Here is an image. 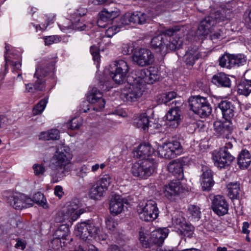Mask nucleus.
Returning a JSON list of instances; mask_svg holds the SVG:
<instances>
[{
    "mask_svg": "<svg viewBox=\"0 0 251 251\" xmlns=\"http://www.w3.org/2000/svg\"><path fill=\"white\" fill-rule=\"evenodd\" d=\"M54 65V63L53 61L40 64L36 68L34 75V78L36 79L35 82L33 84H25V91L31 93L43 91L45 87L44 78L52 71Z\"/></svg>",
    "mask_w": 251,
    "mask_h": 251,
    "instance_id": "f257e3e1",
    "label": "nucleus"
},
{
    "mask_svg": "<svg viewBox=\"0 0 251 251\" xmlns=\"http://www.w3.org/2000/svg\"><path fill=\"white\" fill-rule=\"evenodd\" d=\"M72 158V154L68 147L61 146L57 148L52 159L51 165L52 170L57 171L56 175L60 176L65 174L67 172L66 165L69 164Z\"/></svg>",
    "mask_w": 251,
    "mask_h": 251,
    "instance_id": "f03ea898",
    "label": "nucleus"
},
{
    "mask_svg": "<svg viewBox=\"0 0 251 251\" xmlns=\"http://www.w3.org/2000/svg\"><path fill=\"white\" fill-rule=\"evenodd\" d=\"M81 206V203L77 198L72 200L67 205L66 211H59L57 213L55 220L57 222H61L65 220L75 221L84 213L86 210L83 208H78Z\"/></svg>",
    "mask_w": 251,
    "mask_h": 251,
    "instance_id": "7ed1b4c3",
    "label": "nucleus"
},
{
    "mask_svg": "<svg viewBox=\"0 0 251 251\" xmlns=\"http://www.w3.org/2000/svg\"><path fill=\"white\" fill-rule=\"evenodd\" d=\"M190 109L202 118L209 116L212 112V107L206 98L196 96L188 100Z\"/></svg>",
    "mask_w": 251,
    "mask_h": 251,
    "instance_id": "20e7f679",
    "label": "nucleus"
},
{
    "mask_svg": "<svg viewBox=\"0 0 251 251\" xmlns=\"http://www.w3.org/2000/svg\"><path fill=\"white\" fill-rule=\"evenodd\" d=\"M156 166L153 158L140 160L133 164L131 172L135 177L146 179L154 172Z\"/></svg>",
    "mask_w": 251,
    "mask_h": 251,
    "instance_id": "39448f33",
    "label": "nucleus"
},
{
    "mask_svg": "<svg viewBox=\"0 0 251 251\" xmlns=\"http://www.w3.org/2000/svg\"><path fill=\"white\" fill-rule=\"evenodd\" d=\"M226 19L224 10L211 12L202 19L198 27V31L201 35L208 34L211 32L212 27L216 24L224 21Z\"/></svg>",
    "mask_w": 251,
    "mask_h": 251,
    "instance_id": "423d86ee",
    "label": "nucleus"
},
{
    "mask_svg": "<svg viewBox=\"0 0 251 251\" xmlns=\"http://www.w3.org/2000/svg\"><path fill=\"white\" fill-rule=\"evenodd\" d=\"M110 76L115 83L121 84L126 79H127L129 67L126 61L124 60H116L110 65Z\"/></svg>",
    "mask_w": 251,
    "mask_h": 251,
    "instance_id": "0eeeda50",
    "label": "nucleus"
},
{
    "mask_svg": "<svg viewBox=\"0 0 251 251\" xmlns=\"http://www.w3.org/2000/svg\"><path fill=\"white\" fill-rule=\"evenodd\" d=\"M183 151L180 142L178 140H172L164 143L159 146L157 151L159 155L162 158L172 159L180 155Z\"/></svg>",
    "mask_w": 251,
    "mask_h": 251,
    "instance_id": "6e6552de",
    "label": "nucleus"
},
{
    "mask_svg": "<svg viewBox=\"0 0 251 251\" xmlns=\"http://www.w3.org/2000/svg\"><path fill=\"white\" fill-rule=\"evenodd\" d=\"M75 230L77 236L86 240L89 237H95L100 231V228L94 220H91L78 224Z\"/></svg>",
    "mask_w": 251,
    "mask_h": 251,
    "instance_id": "1a4fd4ad",
    "label": "nucleus"
},
{
    "mask_svg": "<svg viewBox=\"0 0 251 251\" xmlns=\"http://www.w3.org/2000/svg\"><path fill=\"white\" fill-rule=\"evenodd\" d=\"M128 85L122 91L121 98L126 101H136L143 94V90L141 84L132 83V80L127 81Z\"/></svg>",
    "mask_w": 251,
    "mask_h": 251,
    "instance_id": "9d476101",
    "label": "nucleus"
},
{
    "mask_svg": "<svg viewBox=\"0 0 251 251\" xmlns=\"http://www.w3.org/2000/svg\"><path fill=\"white\" fill-rule=\"evenodd\" d=\"M140 218L144 221H152L159 214L156 203L153 201H148L145 205H141L138 209Z\"/></svg>",
    "mask_w": 251,
    "mask_h": 251,
    "instance_id": "9b49d317",
    "label": "nucleus"
},
{
    "mask_svg": "<svg viewBox=\"0 0 251 251\" xmlns=\"http://www.w3.org/2000/svg\"><path fill=\"white\" fill-rule=\"evenodd\" d=\"M132 61L140 67L149 66L154 61V55L146 48H141L134 51L132 54Z\"/></svg>",
    "mask_w": 251,
    "mask_h": 251,
    "instance_id": "f8f14e48",
    "label": "nucleus"
},
{
    "mask_svg": "<svg viewBox=\"0 0 251 251\" xmlns=\"http://www.w3.org/2000/svg\"><path fill=\"white\" fill-rule=\"evenodd\" d=\"M153 17L154 15L150 14L149 12L136 11L132 14L126 13L123 15L121 18L120 22L124 25L130 23L143 25L148 22Z\"/></svg>",
    "mask_w": 251,
    "mask_h": 251,
    "instance_id": "ddd939ff",
    "label": "nucleus"
},
{
    "mask_svg": "<svg viewBox=\"0 0 251 251\" xmlns=\"http://www.w3.org/2000/svg\"><path fill=\"white\" fill-rule=\"evenodd\" d=\"M7 202L17 210H21L32 205V201L31 198L24 194L17 193L9 196L7 199Z\"/></svg>",
    "mask_w": 251,
    "mask_h": 251,
    "instance_id": "4468645a",
    "label": "nucleus"
},
{
    "mask_svg": "<svg viewBox=\"0 0 251 251\" xmlns=\"http://www.w3.org/2000/svg\"><path fill=\"white\" fill-rule=\"evenodd\" d=\"M214 165L220 169L226 168L229 166L235 159L227 151L220 150L213 153L212 156Z\"/></svg>",
    "mask_w": 251,
    "mask_h": 251,
    "instance_id": "2eb2a0df",
    "label": "nucleus"
},
{
    "mask_svg": "<svg viewBox=\"0 0 251 251\" xmlns=\"http://www.w3.org/2000/svg\"><path fill=\"white\" fill-rule=\"evenodd\" d=\"M214 130L216 134L222 138L229 139L233 130V127L230 121L225 122L216 121L214 123Z\"/></svg>",
    "mask_w": 251,
    "mask_h": 251,
    "instance_id": "dca6fc26",
    "label": "nucleus"
},
{
    "mask_svg": "<svg viewBox=\"0 0 251 251\" xmlns=\"http://www.w3.org/2000/svg\"><path fill=\"white\" fill-rule=\"evenodd\" d=\"M211 208L217 215L223 216L227 213L228 204L223 196H215L212 200Z\"/></svg>",
    "mask_w": 251,
    "mask_h": 251,
    "instance_id": "f3484780",
    "label": "nucleus"
},
{
    "mask_svg": "<svg viewBox=\"0 0 251 251\" xmlns=\"http://www.w3.org/2000/svg\"><path fill=\"white\" fill-rule=\"evenodd\" d=\"M238 103L227 100H222L218 104V107L222 111L223 117L226 120L230 121L237 113Z\"/></svg>",
    "mask_w": 251,
    "mask_h": 251,
    "instance_id": "a211bd4d",
    "label": "nucleus"
},
{
    "mask_svg": "<svg viewBox=\"0 0 251 251\" xmlns=\"http://www.w3.org/2000/svg\"><path fill=\"white\" fill-rule=\"evenodd\" d=\"M181 103H178L175 108H172L166 114L167 125L173 128H176L180 124L181 111L179 108Z\"/></svg>",
    "mask_w": 251,
    "mask_h": 251,
    "instance_id": "6ab92c4d",
    "label": "nucleus"
},
{
    "mask_svg": "<svg viewBox=\"0 0 251 251\" xmlns=\"http://www.w3.org/2000/svg\"><path fill=\"white\" fill-rule=\"evenodd\" d=\"M102 97V93L96 87H93L89 92L87 100L89 102L96 104L94 110L98 111L104 108L105 101Z\"/></svg>",
    "mask_w": 251,
    "mask_h": 251,
    "instance_id": "aec40b11",
    "label": "nucleus"
},
{
    "mask_svg": "<svg viewBox=\"0 0 251 251\" xmlns=\"http://www.w3.org/2000/svg\"><path fill=\"white\" fill-rule=\"evenodd\" d=\"M180 180L172 181L168 185L164 186L163 192L164 196L169 199L178 195L183 192V188L181 185Z\"/></svg>",
    "mask_w": 251,
    "mask_h": 251,
    "instance_id": "412c9836",
    "label": "nucleus"
},
{
    "mask_svg": "<svg viewBox=\"0 0 251 251\" xmlns=\"http://www.w3.org/2000/svg\"><path fill=\"white\" fill-rule=\"evenodd\" d=\"M168 40L165 39L162 35L155 36L151 42V48L156 52L165 55L167 54L166 42Z\"/></svg>",
    "mask_w": 251,
    "mask_h": 251,
    "instance_id": "4be33fe9",
    "label": "nucleus"
},
{
    "mask_svg": "<svg viewBox=\"0 0 251 251\" xmlns=\"http://www.w3.org/2000/svg\"><path fill=\"white\" fill-rule=\"evenodd\" d=\"M212 83L219 88H229L231 86V81L229 76L224 73H218L213 75Z\"/></svg>",
    "mask_w": 251,
    "mask_h": 251,
    "instance_id": "5701e85b",
    "label": "nucleus"
},
{
    "mask_svg": "<svg viewBox=\"0 0 251 251\" xmlns=\"http://www.w3.org/2000/svg\"><path fill=\"white\" fill-rule=\"evenodd\" d=\"M201 54L196 46L191 47L186 51L183 56V60L188 67H192Z\"/></svg>",
    "mask_w": 251,
    "mask_h": 251,
    "instance_id": "b1692460",
    "label": "nucleus"
},
{
    "mask_svg": "<svg viewBox=\"0 0 251 251\" xmlns=\"http://www.w3.org/2000/svg\"><path fill=\"white\" fill-rule=\"evenodd\" d=\"M153 150L149 143L140 144L137 149L133 151V156L137 158H141V160L148 159L151 158L150 155L153 153Z\"/></svg>",
    "mask_w": 251,
    "mask_h": 251,
    "instance_id": "393cba45",
    "label": "nucleus"
},
{
    "mask_svg": "<svg viewBox=\"0 0 251 251\" xmlns=\"http://www.w3.org/2000/svg\"><path fill=\"white\" fill-rule=\"evenodd\" d=\"M180 35L170 37L169 41L168 40L166 42L167 53L170 51H175L181 48L183 43V32Z\"/></svg>",
    "mask_w": 251,
    "mask_h": 251,
    "instance_id": "a878e982",
    "label": "nucleus"
},
{
    "mask_svg": "<svg viewBox=\"0 0 251 251\" xmlns=\"http://www.w3.org/2000/svg\"><path fill=\"white\" fill-rule=\"evenodd\" d=\"M227 196L232 200L239 199L243 195L240 183L238 182H230L226 185Z\"/></svg>",
    "mask_w": 251,
    "mask_h": 251,
    "instance_id": "bb28decb",
    "label": "nucleus"
},
{
    "mask_svg": "<svg viewBox=\"0 0 251 251\" xmlns=\"http://www.w3.org/2000/svg\"><path fill=\"white\" fill-rule=\"evenodd\" d=\"M166 230V229H158L153 231L150 237L151 244L157 245L158 247H160L168 236V233Z\"/></svg>",
    "mask_w": 251,
    "mask_h": 251,
    "instance_id": "cd10ccee",
    "label": "nucleus"
},
{
    "mask_svg": "<svg viewBox=\"0 0 251 251\" xmlns=\"http://www.w3.org/2000/svg\"><path fill=\"white\" fill-rule=\"evenodd\" d=\"M169 172L175 176L177 180L183 178V172L181 164L176 160L172 161L168 165Z\"/></svg>",
    "mask_w": 251,
    "mask_h": 251,
    "instance_id": "c85d7f7f",
    "label": "nucleus"
},
{
    "mask_svg": "<svg viewBox=\"0 0 251 251\" xmlns=\"http://www.w3.org/2000/svg\"><path fill=\"white\" fill-rule=\"evenodd\" d=\"M147 69H146L135 70L128 75L127 81L130 79L132 80V83L138 84H141V80H144L145 82L147 77Z\"/></svg>",
    "mask_w": 251,
    "mask_h": 251,
    "instance_id": "c756f323",
    "label": "nucleus"
},
{
    "mask_svg": "<svg viewBox=\"0 0 251 251\" xmlns=\"http://www.w3.org/2000/svg\"><path fill=\"white\" fill-rule=\"evenodd\" d=\"M124 208L123 199L119 196L112 198L109 204V209L112 213L117 215L120 213Z\"/></svg>",
    "mask_w": 251,
    "mask_h": 251,
    "instance_id": "7c9ffc66",
    "label": "nucleus"
},
{
    "mask_svg": "<svg viewBox=\"0 0 251 251\" xmlns=\"http://www.w3.org/2000/svg\"><path fill=\"white\" fill-rule=\"evenodd\" d=\"M251 162V155L250 152L245 149L239 154L237 157V164L242 169H246Z\"/></svg>",
    "mask_w": 251,
    "mask_h": 251,
    "instance_id": "2f4dec72",
    "label": "nucleus"
},
{
    "mask_svg": "<svg viewBox=\"0 0 251 251\" xmlns=\"http://www.w3.org/2000/svg\"><path fill=\"white\" fill-rule=\"evenodd\" d=\"M150 124L149 117L146 113L141 114L138 117L135 119L133 125L137 128H141L146 131L148 129Z\"/></svg>",
    "mask_w": 251,
    "mask_h": 251,
    "instance_id": "473e14b6",
    "label": "nucleus"
},
{
    "mask_svg": "<svg viewBox=\"0 0 251 251\" xmlns=\"http://www.w3.org/2000/svg\"><path fill=\"white\" fill-rule=\"evenodd\" d=\"M105 191L106 190L96 182L90 188L89 192V196L92 199L99 200L103 197Z\"/></svg>",
    "mask_w": 251,
    "mask_h": 251,
    "instance_id": "72a5a7b5",
    "label": "nucleus"
},
{
    "mask_svg": "<svg viewBox=\"0 0 251 251\" xmlns=\"http://www.w3.org/2000/svg\"><path fill=\"white\" fill-rule=\"evenodd\" d=\"M237 92L239 95L249 96L251 92V79H245L241 81L238 85Z\"/></svg>",
    "mask_w": 251,
    "mask_h": 251,
    "instance_id": "f704fd0d",
    "label": "nucleus"
},
{
    "mask_svg": "<svg viewBox=\"0 0 251 251\" xmlns=\"http://www.w3.org/2000/svg\"><path fill=\"white\" fill-rule=\"evenodd\" d=\"M39 138L44 140H56L59 138V132L56 129H51L47 132L41 133Z\"/></svg>",
    "mask_w": 251,
    "mask_h": 251,
    "instance_id": "c9c22d12",
    "label": "nucleus"
},
{
    "mask_svg": "<svg viewBox=\"0 0 251 251\" xmlns=\"http://www.w3.org/2000/svg\"><path fill=\"white\" fill-rule=\"evenodd\" d=\"M201 212L199 206L191 205L188 208L187 215L189 219L193 221H198L201 218Z\"/></svg>",
    "mask_w": 251,
    "mask_h": 251,
    "instance_id": "e433bc0d",
    "label": "nucleus"
},
{
    "mask_svg": "<svg viewBox=\"0 0 251 251\" xmlns=\"http://www.w3.org/2000/svg\"><path fill=\"white\" fill-rule=\"evenodd\" d=\"M183 31V27H180L179 26H175L165 30L162 35L165 39L166 36H169L170 38V37H175L176 35H181V33H182Z\"/></svg>",
    "mask_w": 251,
    "mask_h": 251,
    "instance_id": "4c0bfd02",
    "label": "nucleus"
},
{
    "mask_svg": "<svg viewBox=\"0 0 251 251\" xmlns=\"http://www.w3.org/2000/svg\"><path fill=\"white\" fill-rule=\"evenodd\" d=\"M147 75L145 82L148 83H153L159 78L157 70L154 67H150L149 69H147Z\"/></svg>",
    "mask_w": 251,
    "mask_h": 251,
    "instance_id": "58836bf2",
    "label": "nucleus"
},
{
    "mask_svg": "<svg viewBox=\"0 0 251 251\" xmlns=\"http://www.w3.org/2000/svg\"><path fill=\"white\" fill-rule=\"evenodd\" d=\"M219 65L223 68L231 69L232 68L231 55L228 53H225L219 59Z\"/></svg>",
    "mask_w": 251,
    "mask_h": 251,
    "instance_id": "ea45409f",
    "label": "nucleus"
},
{
    "mask_svg": "<svg viewBox=\"0 0 251 251\" xmlns=\"http://www.w3.org/2000/svg\"><path fill=\"white\" fill-rule=\"evenodd\" d=\"M232 67L244 65L246 62V57L242 54H231Z\"/></svg>",
    "mask_w": 251,
    "mask_h": 251,
    "instance_id": "a19ab883",
    "label": "nucleus"
},
{
    "mask_svg": "<svg viewBox=\"0 0 251 251\" xmlns=\"http://www.w3.org/2000/svg\"><path fill=\"white\" fill-rule=\"evenodd\" d=\"M70 232L69 226L67 225H60L55 232V236L63 239H67Z\"/></svg>",
    "mask_w": 251,
    "mask_h": 251,
    "instance_id": "79ce46f5",
    "label": "nucleus"
},
{
    "mask_svg": "<svg viewBox=\"0 0 251 251\" xmlns=\"http://www.w3.org/2000/svg\"><path fill=\"white\" fill-rule=\"evenodd\" d=\"M176 94L174 91L170 92L166 94H164L161 97L162 102L166 105H169L170 104H173L174 102H175V105H176V103L178 104L179 102H177L176 100L173 101L172 103H169L173 99L176 98Z\"/></svg>",
    "mask_w": 251,
    "mask_h": 251,
    "instance_id": "37998d69",
    "label": "nucleus"
},
{
    "mask_svg": "<svg viewBox=\"0 0 251 251\" xmlns=\"http://www.w3.org/2000/svg\"><path fill=\"white\" fill-rule=\"evenodd\" d=\"M48 102V98L41 100L33 108L32 113L34 115L40 114L45 109Z\"/></svg>",
    "mask_w": 251,
    "mask_h": 251,
    "instance_id": "c03bdc74",
    "label": "nucleus"
},
{
    "mask_svg": "<svg viewBox=\"0 0 251 251\" xmlns=\"http://www.w3.org/2000/svg\"><path fill=\"white\" fill-rule=\"evenodd\" d=\"M112 182V177L108 174L103 175L97 182L105 190H107Z\"/></svg>",
    "mask_w": 251,
    "mask_h": 251,
    "instance_id": "a18cd8bd",
    "label": "nucleus"
},
{
    "mask_svg": "<svg viewBox=\"0 0 251 251\" xmlns=\"http://www.w3.org/2000/svg\"><path fill=\"white\" fill-rule=\"evenodd\" d=\"M194 229V227L192 225L186 223L178 230L181 235L188 237H191L193 233Z\"/></svg>",
    "mask_w": 251,
    "mask_h": 251,
    "instance_id": "49530a36",
    "label": "nucleus"
},
{
    "mask_svg": "<svg viewBox=\"0 0 251 251\" xmlns=\"http://www.w3.org/2000/svg\"><path fill=\"white\" fill-rule=\"evenodd\" d=\"M31 200L32 201V204L35 202L43 207H45L46 205V200L44 195L41 192L35 193L33 196V199Z\"/></svg>",
    "mask_w": 251,
    "mask_h": 251,
    "instance_id": "de8ad7c7",
    "label": "nucleus"
},
{
    "mask_svg": "<svg viewBox=\"0 0 251 251\" xmlns=\"http://www.w3.org/2000/svg\"><path fill=\"white\" fill-rule=\"evenodd\" d=\"M100 14V16H102L103 18H105L109 22L115 19L118 15V12L116 11L113 10L108 11L105 9L102 11Z\"/></svg>",
    "mask_w": 251,
    "mask_h": 251,
    "instance_id": "09e8293b",
    "label": "nucleus"
},
{
    "mask_svg": "<svg viewBox=\"0 0 251 251\" xmlns=\"http://www.w3.org/2000/svg\"><path fill=\"white\" fill-rule=\"evenodd\" d=\"M172 223L179 230L183 225L186 224V222L185 219L182 216H176L172 218Z\"/></svg>",
    "mask_w": 251,
    "mask_h": 251,
    "instance_id": "8fccbe9b",
    "label": "nucleus"
},
{
    "mask_svg": "<svg viewBox=\"0 0 251 251\" xmlns=\"http://www.w3.org/2000/svg\"><path fill=\"white\" fill-rule=\"evenodd\" d=\"M4 58L6 62L5 66L7 65H10L12 67L13 71L17 73H18L19 71L21 70L22 63L20 61H14L7 59L6 54L4 55Z\"/></svg>",
    "mask_w": 251,
    "mask_h": 251,
    "instance_id": "3c124183",
    "label": "nucleus"
},
{
    "mask_svg": "<svg viewBox=\"0 0 251 251\" xmlns=\"http://www.w3.org/2000/svg\"><path fill=\"white\" fill-rule=\"evenodd\" d=\"M201 185L203 191H210L214 184L213 178L201 179Z\"/></svg>",
    "mask_w": 251,
    "mask_h": 251,
    "instance_id": "603ef678",
    "label": "nucleus"
},
{
    "mask_svg": "<svg viewBox=\"0 0 251 251\" xmlns=\"http://www.w3.org/2000/svg\"><path fill=\"white\" fill-rule=\"evenodd\" d=\"M79 17L78 19L74 20L72 23V28L75 30L82 31L85 29L86 25L80 21Z\"/></svg>",
    "mask_w": 251,
    "mask_h": 251,
    "instance_id": "864d4df0",
    "label": "nucleus"
},
{
    "mask_svg": "<svg viewBox=\"0 0 251 251\" xmlns=\"http://www.w3.org/2000/svg\"><path fill=\"white\" fill-rule=\"evenodd\" d=\"M105 224L106 228L111 231H114L118 225L117 223L111 217L108 218L105 220Z\"/></svg>",
    "mask_w": 251,
    "mask_h": 251,
    "instance_id": "5fc2aeb1",
    "label": "nucleus"
},
{
    "mask_svg": "<svg viewBox=\"0 0 251 251\" xmlns=\"http://www.w3.org/2000/svg\"><path fill=\"white\" fill-rule=\"evenodd\" d=\"M202 172L201 175V179L213 178V175L211 170L207 166H202L201 168Z\"/></svg>",
    "mask_w": 251,
    "mask_h": 251,
    "instance_id": "6e6d98bb",
    "label": "nucleus"
},
{
    "mask_svg": "<svg viewBox=\"0 0 251 251\" xmlns=\"http://www.w3.org/2000/svg\"><path fill=\"white\" fill-rule=\"evenodd\" d=\"M45 44L49 46L60 41V37L57 35L49 36L44 38Z\"/></svg>",
    "mask_w": 251,
    "mask_h": 251,
    "instance_id": "4d7b16f0",
    "label": "nucleus"
},
{
    "mask_svg": "<svg viewBox=\"0 0 251 251\" xmlns=\"http://www.w3.org/2000/svg\"><path fill=\"white\" fill-rule=\"evenodd\" d=\"M90 168L88 165H84L82 166L79 169V172H77V175L83 178L86 175L90 172Z\"/></svg>",
    "mask_w": 251,
    "mask_h": 251,
    "instance_id": "13d9d810",
    "label": "nucleus"
},
{
    "mask_svg": "<svg viewBox=\"0 0 251 251\" xmlns=\"http://www.w3.org/2000/svg\"><path fill=\"white\" fill-rule=\"evenodd\" d=\"M139 240L143 247L146 248L150 247L151 242L143 232H139Z\"/></svg>",
    "mask_w": 251,
    "mask_h": 251,
    "instance_id": "bf43d9fd",
    "label": "nucleus"
},
{
    "mask_svg": "<svg viewBox=\"0 0 251 251\" xmlns=\"http://www.w3.org/2000/svg\"><path fill=\"white\" fill-rule=\"evenodd\" d=\"M90 52L95 61L99 62L100 60L99 50L96 46H93L90 48Z\"/></svg>",
    "mask_w": 251,
    "mask_h": 251,
    "instance_id": "052dcab7",
    "label": "nucleus"
},
{
    "mask_svg": "<svg viewBox=\"0 0 251 251\" xmlns=\"http://www.w3.org/2000/svg\"><path fill=\"white\" fill-rule=\"evenodd\" d=\"M61 239H62V238H58V237L56 236L51 241L50 246L54 250H57L60 248L62 247Z\"/></svg>",
    "mask_w": 251,
    "mask_h": 251,
    "instance_id": "680f3d73",
    "label": "nucleus"
},
{
    "mask_svg": "<svg viewBox=\"0 0 251 251\" xmlns=\"http://www.w3.org/2000/svg\"><path fill=\"white\" fill-rule=\"evenodd\" d=\"M209 33H210L209 35V39L212 41L213 42H215L218 39L222 38L224 36L223 32L221 30H219L214 32H212L211 31L209 32Z\"/></svg>",
    "mask_w": 251,
    "mask_h": 251,
    "instance_id": "e2e57ef3",
    "label": "nucleus"
},
{
    "mask_svg": "<svg viewBox=\"0 0 251 251\" xmlns=\"http://www.w3.org/2000/svg\"><path fill=\"white\" fill-rule=\"evenodd\" d=\"M33 169L36 175H42L45 171V168L42 165L34 164Z\"/></svg>",
    "mask_w": 251,
    "mask_h": 251,
    "instance_id": "0e129e2a",
    "label": "nucleus"
},
{
    "mask_svg": "<svg viewBox=\"0 0 251 251\" xmlns=\"http://www.w3.org/2000/svg\"><path fill=\"white\" fill-rule=\"evenodd\" d=\"M102 16H100L99 14V18L97 20V25L98 26L101 28H105L107 27L108 23L109 22L105 18H103Z\"/></svg>",
    "mask_w": 251,
    "mask_h": 251,
    "instance_id": "69168bd1",
    "label": "nucleus"
},
{
    "mask_svg": "<svg viewBox=\"0 0 251 251\" xmlns=\"http://www.w3.org/2000/svg\"><path fill=\"white\" fill-rule=\"evenodd\" d=\"M81 124L78 121L76 118L72 119L70 124V128L72 130L78 129L81 126Z\"/></svg>",
    "mask_w": 251,
    "mask_h": 251,
    "instance_id": "338daca9",
    "label": "nucleus"
},
{
    "mask_svg": "<svg viewBox=\"0 0 251 251\" xmlns=\"http://www.w3.org/2000/svg\"><path fill=\"white\" fill-rule=\"evenodd\" d=\"M251 226L248 222H244L242 227V233L246 235H249L250 233Z\"/></svg>",
    "mask_w": 251,
    "mask_h": 251,
    "instance_id": "774afa93",
    "label": "nucleus"
}]
</instances>
